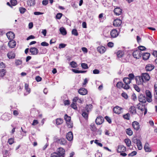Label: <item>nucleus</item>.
<instances>
[{
  "mask_svg": "<svg viewBox=\"0 0 157 157\" xmlns=\"http://www.w3.org/2000/svg\"><path fill=\"white\" fill-rule=\"evenodd\" d=\"M122 23V21L120 19H117L114 20L113 21V25L114 26H120Z\"/></svg>",
  "mask_w": 157,
  "mask_h": 157,
  "instance_id": "obj_13",
  "label": "nucleus"
},
{
  "mask_svg": "<svg viewBox=\"0 0 157 157\" xmlns=\"http://www.w3.org/2000/svg\"><path fill=\"white\" fill-rule=\"evenodd\" d=\"M136 144L138 150H141L142 148V146L140 140H139V142L137 143Z\"/></svg>",
  "mask_w": 157,
  "mask_h": 157,
  "instance_id": "obj_41",
  "label": "nucleus"
},
{
  "mask_svg": "<svg viewBox=\"0 0 157 157\" xmlns=\"http://www.w3.org/2000/svg\"><path fill=\"white\" fill-rule=\"evenodd\" d=\"M129 112L132 114L136 113V108L134 106H132L129 108Z\"/></svg>",
  "mask_w": 157,
  "mask_h": 157,
  "instance_id": "obj_23",
  "label": "nucleus"
},
{
  "mask_svg": "<svg viewBox=\"0 0 157 157\" xmlns=\"http://www.w3.org/2000/svg\"><path fill=\"white\" fill-rule=\"evenodd\" d=\"M126 150V148L125 147L122 145H120L118 146L117 151L118 152L120 153L125 151Z\"/></svg>",
  "mask_w": 157,
  "mask_h": 157,
  "instance_id": "obj_19",
  "label": "nucleus"
},
{
  "mask_svg": "<svg viewBox=\"0 0 157 157\" xmlns=\"http://www.w3.org/2000/svg\"><path fill=\"white\" fill-rule=\"evenodd\" d=\"M70 65L72 68H76L77 67V64L76 62L75 61H72L70 63Z\"/></svg>",
  "mask_w": 157,
  "mask_h": 157,
  "instance_id": "obj_39",
  "label": "nucleus"
},
{
  "mask_svg": "<svg viewBox=\"0 0 157 157\" xmlns=\"http://www.w3.org/2000/svg\"><path fill=\"white\" fill-rule=\"evenodd\" d=\"M51 157H60L56 152H54L51 154Z\"/></svg>",
  "mask_w": 157,
  "mask_h": 157,
  "instance_id": "obj_58",
  "label": "nucleus"
},
{
  "mask_svg": "<svg viewBox=\"0 0 157 157\" xmlns=\"http://www.w3.org/2000/svg\"><path fill=\"white\" fill-rule=\"evenodd\" d=\"M63 120L61 118H57L56 119V123L57 125L61 124L63 123Z\"/></svg>",
  "mask_w": 157,
  "mask_h": 157,
  "instance_id": "obj_32",
  "label": "nucleus"
},
{
  "mask_svg": "<svg viewBox=\"0 0 157 157\" xmlns=\"http://www.w3.org/2000/svg\"><path fill=\"white\" fill-rule=\"evenodd\" d=\"M29 84L27 83H25V89L28 92L29 94L30 92V89L29 88Z\"/></svg>",
  "mask_w": 157,
  "mask_h": 157,
  "instance_id": "obj_45",
  "label": "nucleus"
},
{
  "mask_svg": "<svg viewBox=\"0 0 157 157\" xmlns=\"http://www.w3.org/2000/svg\"><path fill=\"white\" fill-rule=\"evenodd\" d=\"M92 108V105L91 104L87 105L85 108L82 110V116L86 119L87 120L88 117V114L90 110Z\"/></svg>",
  "mask_w": 157,
  "mask_h": 157,
  "instance_id": "obj_1",
  "label": "nucleus"
},
{
  "mask_svg": "<svg viewBox=\"0 0 157 157\" xmlns=\"http://www.w3.org/2000/svg\"><path fill=\"white\" fill-rule=\"evenodd\" d=\"M81 66L83 69H87L88 68L87 64L86 63H82L81 64Z\"/></svg>",
  "mask_w": 157,
  "mask_h": 157,
  "instance_id": "obj_42",
  "label": "nucleus"
},
{
  "mask_svg": "<svg viewBox=\"0 0 157 157\" xmlns=\"http://www.w3.org/2000/svg\"><path fill=\"white\" fill-rule=\"evenodd\" d=\"M139 139H138L136 138L135 137L133 138L132 139V142L135 143L137 144V143L139 142V140H140Z\"/></svg>",
  "mask_w": 157,
  "mask_h": 157,
  "instance_id": "obj_59",
  "label": "nucleus"
},
{
  "mask_svg": "<svg viewBox=\"0 0 157 157\" xmlns=\"http://www.w3.org/2000/svg\"><path fill=\"white\" fill-rule=\"evenodd\" d=\"M6 70L4 69L0 70V76L3 77L6 74Z\"/></svg>",
  "mask_w": 157,
  "mask_h": 157,
  "instance_id": "obj_34",
  "label": "nucleus"
},
{
  "mask_svg": "<svg viewBox=\"0 0 157 157\" xmlns=\"http://www.w3.org/2000/svg\"><path fill=\"white\" fill-rule=\"evenodd\" d=\"M29 51L33 55H36L39 52L38 50L35 47L30 48Z\"/></svg>",
  "mask_w": 157,
  "mask_h": 157,
  "instance_id": "obj_11",
  "label": "nucleus"
},
{
  "mask_svg": "<svg viewBox=\"0 0 157 157\" xmlns=\"http://www.w3.org/2000/svg\"><path fill=\"white\" fill-rule=\"evenodd\" d=\"M8 58L10 59L14 58L15 56V53L13 52H8L7 54Z\"/></svg>",
  "mask_w": 157,
  "mask_h": 157,
  "instance_id": "obj_27",
  "label": "nucleus"
},
{
  "mask_svg": "<svg viewBox=\"0 0 157 157\" xmlns=\"http://www.w3.org/2000/svg\"><path fill=\"white\" fill-rule=\"evenodd\" d=\"M147 101L148 102H151L152 101V95L151 92L149 90H146L145 91Z\"/></svg>",
  "mask_w": 157,
  "mask_h": 157,
  "instance_id": "obj_3",
  "label": "nucleus"
},
{
  "mask_svg": "<svg viewBox=\"0 0 157 157\" xmlns=\"http://www.w3.org/2000/svg\"><path fill=\"white\" fill-rule=\"evenodd\" d=\"M15 63L17 66L20 65L22 64V61L19 59H16L15 60Z\"/></svg>",
  "mask_w": 157,
  "mask_h": 157,
  "instance_id": "obj_49",
  "label": "nucleus"
},
{
  "mask_svg": "<svg viewBox=\"0 0 157 157\" xmlns=\"http://www.w3.org/2000/svg\"><path fill=\"white\" fill-rule=\"evenodd\" d=\"M16 45V42L13 40H10L8 43V46L11 48H14Z\"/></svg>",
  "mask_w": 157,
  "mask_h": 157,
  "instance_id": "obj_24",
  "label": "nucleus"
},
{
  "mask_svg": "<svg viewBox=\"0 0 157 157\" xmlns=\"http://www.w3.org/2000/svg\"><path fill=\"white\" fill-rule=\"evenodd\" d=\"M139 49L138 50H140L141 52V51H144L146 50V48L142 46H140L138 47Z\"/></svg>",
  "mask_w": 157,
  "mask_h": 157,
  "instance_id": "obj_53",
  "label": "nucleus"
},
{
  "mask_svg": "<svg viewBox=\"0 0 157 157\" xmlns=\"http://www.w3.org/2000/svg\"><path fill=\"white\" fill-rule=\"evenodd\" d=\"M150 55V53L147 52L143 53L142 54L143 59L145 60H147L149 59Z\"/></svg>",
  "mask_w": 157,
  "mask_h": 157,
  "instance_id": "obj_25",
  "label": "nucleus"
},
{
  "mask_svg": "<svg viewBox=\"0 0 157 157\" xmlns=\"http://www.w3.org/2000/svg\"><path fill=\"white\" fill-rule=\"evenodd\" d=\"M128 78L131 80L133 79L134 78L135 76L134 74L132 73L128 75Z\"/></svg>",
  "mask_w": 157,
  "mask_h": 157,
  "instance_id": "obj_56",
  "label": "nucleus"
},
{
  "mask_svg": "<svg viewBox=\"0 0 157 157\" xmlns=\"http://www.w3.org/2000/svg\"><path fill=\"white\" fill-rule=\"evenodd\" d=\"M71 106L72 108L75 109L76 110L77 109V107L76 106V104L74 103H73L71 105Z\"/></svg>",
  "mask_w": 157,
  "mask_h": 157,
  "instance_id": "obj_64",
  "label": "nucleus"
},
{
  "mask_svg": "<svg viewBox=\"0 0 157 157\" xmlns=\"http://www.w3.org/2000/svg\"><path fill=\"white\" fill-rule=\"evenodd\" d=\"M90 130L93 133L97 131V129L94 123H91L90 125Z\"/></svg>",
  "mask_w": 157,
  "mask_h": 157,
  "instance_id": "obj_29",
  "label": "nucleus"
},
{
  "mask_svg": "<svg viewBox=\"0 0 157 157\" xmlns=\"http://www.w3.org/2000/svg\"><path fill=\"white\" fill-rule=\"evenodd\" d=\"M130 116V114L129 113H127L126 114L123 115V117L127 120H129V117Z\"/></svg>",
  "mask_w": 157,
  "mask_h": 157,
  "instance_id": "obj_50",
  "label": "nucleus"
},
{
  "mask_svg": "<svg viewBox=\"0 0 157 157\" xmlns=\"http://www.w3.org/2000/svg\"><path fill=\"white\" fill-rule=\"evenodd\" d=\"M2 153L3 155V156H9L10 154V152H9L8 150H5L4 151H2Z\"/></svg>",
  "mask_w": 157,
  "mask_h": 157,
  "instance_id": "obj_43",
  "label": "nucleus"
},
{
  "mask_svg": "<svg viewBox=\"0 0 157 157\" xmlns=\"http://www.w3.org/2000/svg\"><path fill=\"white\" fill-rule=\"evenodd\" d=\"M122 10L119 7H117L114 10V12L117 16L121 15L122 13Z\"/></svg>",
  "mask_w": 157,
  "mask_h": 157,
  "instance_id": "obj_21",
  "label": "nucleus"
},
{
  "mask_svg": "<svg viewBox=\"0 0 157 157\" xmlns=\"http://www.w3.org/2000/svg\"><path fill=\"white\" fill-rule=\"evenodd\" d=\"M124 55L123 52L121 51H119L117 53V55L118 57L121 58Z\"/></svg>",
  "mask_w": 157,
  "mask_h": 157,
  "instance_id": "obj_33",
  "label": "nucleus"
},
{
  "mask_svg": "<svg viewBox=\"0 0 157 157\" xmlns=\"http://www.w3.org/2000/svg\"><path fill=\"white\" fill-rule=\"evenodd\" d=\"M132 125L134 129L136 131L138 130L140 128L139 123L137 121L132 122Z\"/></svg>",
  "mask_w": 157,
  "mask_h": 157,
  "instance_id": "obj_10",
  "label": "nucleus"
},
{
  "mask_svg": "<svg viewBox=\"0 0 157 157\" xmlns=\"http://www.w3.org/2000/svg\"><path fill=\"white\" fill-rule=\"evenodd\" d=\"M141 53V52L140 50H136L133 52L132 55L135 58L138 59H139L142 56Z\"/></svg>",
  "mask_w": 157,
  "mask_h": 157,
  "instance_id": "obj_4",
  "label": "nucleus"
},
{
  "mask_svg": "<svg viewBox=\"0 0 157 157\" xmlns=\"http://www.w3.org/2000/svg\"><path fill=\"white\" fill-rule=\"evenodd\" d=\"M124 84L121 82H119L117 83L116 84V86L117 88L120 89L122 88Z\"/></svg>",
  "mask_w": 157,
  "mask_h": 157,
  "instance_id": "obj_40",
  "label": "nucleus"
},
{
  "mask_svg": "<svg viewBox=\"0 0 157 157\" xmlns=\"http://www.w3.org/2000/svg\"><path fill=\"white\" fill-rule=\"evenodd\" d=\"M78 92L81 95H85L87 93V90L85 88H82L79 90Z\"/></svg>",
  "mask_w": 157,
  "mask_h": 157,
  "instance_id": "obj_20",
  "label": "nucleus"
},
{
  "mask_svg": "<svg viewBox=\"0 0 157 157\" xmlns=\"http://www.w3.org/2000/svg\"><path fill=\"white\" fill-rule=\"evenodd\" d=\"M138 99L139 101L142 103H145L147 101V98L145 94H140L138 96Z\"/></svg>",
  "mask_w": 157,
  "mask_h": 157,
  "instance_id": "obj_2",
  "label": "nucleus"
},
{
  "mask_svg": "<svg viewBox=\"0 0 157 157\" xmlns=\"http://www.w3.org/2000/svg\"><path fill=\"white\" fill-rule=\"evenodd\" d=\"M19 10L20 13L21 14L24 13L26 10V9L25 8L22 7L19 8Z\"/></svg>",
  "mask_w": 157,
  "mask_h": 157,
  "instance_id": "obj_44",
  "label": "nucleus"
},
{
  "mask_svg": "<svg viewBox=\"0 0 157 157\" xmlns=\"http://www.w3.org/2000/svg\"><path fill=\"white\" fill-rule=\"evenodd\" d=\"M36 4L35 0H28L27 4L30 6H33Z\"/></svg>",
  "mask_w": 157,
  "mask_h": 157,
  "instance_id": "obj_28",
  "label": "nucleus"
},
{
  "mask_svg": "<svg viewBox=\"0 0 157 157\" xmlns=\"http://www.w3.org/2000/svg\"><path fill=\"white\" fill-rule=\"evenodd\" d=\"M56 142L60 144L65 145L67 144V141L65 139L63 138L59 139L58 138L56 139Z\"/></svg>",
  "mask_w": 157,
  "mask_h": 157,
  "instance_id": "obj_9",
  "label": "nucleus"
},
{
  "mask_svg": "<svg viewBox=\"0 0 157 157\" xmlns=\"http://www.w3.org/2000/svg\"><path fill=\"white\" fill-rule=\"evenodd\" d=\"M104 121V120L103 117L99 116L97 117L95 120V123L97 125H101Z\"/></svg>",
  "mask_w": 157,
  "mask_h": 157,
  "instance_id": "obj_6",
  "label": "nucleus"
},
{
  "mask_svg": "<svg viewBox=\"0 0 157 157\" xmlns=\"http://www.w3.org/2000/svg\"><path fill=\"white\" fill-rule=\"evenodd\" d=\"M12 6H14L17 4V1L16 0H11L10 1Z\"/></svg>",
  "mask_w": 157,
  "mask_h": 157,
  "instance_id": "obj_51",
  "label": "nucleus"
},
{
  "mask_svg": "<svg viewBox=\"0 0 157 157\" xmlns=\"http://www.w3.org/2000/svg\"><path fill=\"white\" fill-rule=\"evenodd\" d=\"M110 35L111 38H116L118 35L119 33L116 29H114L110 32Z\"/></svg>",
  "mask_w": 157,
  "mask_h": 157,
  "instance_id": "obj_8",
  "label": "nucleus"
},
{
  "mask_svg": "<svg viewBox=\"0 0 157 157\" xmlns=\"http://www.w3.org/2000/svg\"><path fill=\"white\" fill-rule=\"evenodd\" d=\"M2 120L4 121H8L11 118V115L8 113H5L1 117Z\"/></svg>",
  "mask_w": 157,
  "mask_h": 157,
  "instance_id": "obj_7",
  "label": "nucleus"
},
{
  "mask_svg": "<svg viewBox=\"0 0 157 157\" xmlns=\"http://www.w3.org/2000/svg\"><path fill=\"white\" fill-rule=\"evenodd\" d=\"M126 132L129 136H131L133 134V132L130 128H128L126 130Z\"/></svg>",
  "mask_w": 157,
  "mask_h": 157,
  "instance_id": "obj_37",
  "label": "nucleus"
},
{
  "mask_svg": "<svg viewBox=\"0 0 157 157\" xmlns=\"http://www.w3.org/2000/svg\"><path fill=\"white\" fill-rule=\"evenodd\" d=\"M121 95L125 99H127L128 98V96L127 94L124 92L122 93Z\"/></svg>",
  "mask_w": 157,
  "mask_h": 157,
  "instance_id": "obj_62",
  "label": "nucleus"
},
{
  "mask_svg": "<svg viewBox=\"0 0 157 157\" xmlns=\"http://www.w3.org/2000/svg\"><path fill=\"white\" fill-rule=\"evenodd\" d=\"M143 77L142 76H137L135 77V80L136 83L138 84H141L143 82H144Z\"/></svg>",
  "mask_w": 157,
  "mask_h": 157,
  "instance_id": "obj_18",
  "label": "nucleus"
},
{
  "mask_svg": "<svg viewBox=\"0 0 157 157\" xmlns=\"http://www.w3.org/2000/svg\"><path fill=\"white\" fill-rule=\"evenodd\" d=\"M38 121L37 120H34L33 121V123L32 124V125L35 126L38 124Z\"/></svg>",
  "mask_w": 157,
  "mask_h": 157,
  "instance_id": "obj_63",
  "label": "nucleus"
},
{
  "mask_svg": "<svg viewBox=\"0 0 157 157\" xmlns=\"http://www.w3.org/2000/svg\"><path fill=\"white\" fill-rule=\"evenodd\" d=\"M102 132V130L100 128L98 129H97V131L96 132H94L93 134L94 136H96L97 135H101Z\"/></svg>",
  "mask_w": 157,
  "mask_h": 157,
  "instance_id": "obj_35",
  "label": "nucleus"
},
{
  "mask_svg": "<svg viewBox=\"0 0 157 157\" xmlns=\"http://www.w3.org/2000/svg\"><path fill=\"white\" fill-rule=\"evenodd\" d=\"M62 15L63 14L62 13H58L56 16V18L57 19H60L61 18Z\"/></svg>",
  "mask_w": 157,
  "mask_h": 157,
  "instance_id": "obj_54",
  "label": "nucleus"
},
{
  "mask_svg": "<svg viewBox=\"0 0 157 157\" xmlns=\"http://www.w3.org/2000/svg\"><path fill=\"white\" fill-rule=\"evenodd\" d=\"M142 77L144 81H148L149 80L150 78V76L149 74L147 73H143L142 74Z\"/></svg>",
  "mask_w": 157,
  "mask_h": 157,
  "instance_id": "obj_16",
  "label": "nucleus"
},
{
  "mask_svg": "<svg viewBox=\"0 0 157 157\" xmlns=\"http://www.w3.org/2000/svg\"><path fill=\"white\" fill-rule=\"evenodd\" d=\"M134 88L138 92H139L140 90V88L136 85H134Z\"/></svg>",
  "mask_w": 157,
  "mask_h": 157,
  "instance_id": "obj_57",
  "label": "nucleus"
},
{
  "mask_svg": "<svg viewBox=\"0 0 157 157\" xmlns=\"http://www.w3.org/2000/svg\"><path fill=\"white\" fill-rule=\"evenodd\" d=\"M59 31L61 34L63 35H65L67 34V31L66 29L63 27H61L59 29Z\"/></svg>",
  "mask_w": 157,
  "mask_h": 157,
  "instance_id": "obj_30",
  "label": "nucleus"
},
{
  "mask_svg": "<svg viewBox=\"0 0 157 157\" xmlns=\"http://www.w3.org/2000/svg\"><path fill=\"white\" fill-rule=\"evenodd\" d=\"M123 81L125 84H129L131 82V80L128 77H125L124 78Z\"/></svg>",
  "mask_w": 157,
  "mask_h": 157,
  "instance_id": "obj_31",
  "label": "nucleus"
},
{
  "mask_svg": "<svg viewBox=\"0 0 157 157\" xmlns=\"http://www.w3.org/2000/svg\"><path fill=\"white\" fill-rule=\"evenodd\" d=\"M64 118V119L66 122V123L71 121V117L68 116L67 114H65V115Z\"/></svg>",
  "mask_w": 157,
  "mask_h": 157,
  "instance_id": "obj_38",
  "label": "nucleus"
},
{
  "mask_svg": "<svg viewBox=\"0 0 157 157\" xmlns=\"http://www.w3.org/2000/svg\"><path fill=\"white\" fill-rule=\"evenodd\" d=\"M14 138H12L9 139L8 141V142L10 145L14 143Z\"/></svg>",
  "mask_w": 157,
  "mask_h": 157,
  "instance_id": "obj_47",
  "label": "nucleus"
},
{
  "mask_svg": "<svg viewBox=\"0 0 157 157\" xmlns=\"http://www.w3.org/2000/svg\"><path fill=\"white\" fill-rule=\"evenodd\" d=\"M149 144L147 142H146L144 145V148L146 152H150L151 151V149L149 147Z\"/></svg>",
  "mask_w": 157,
  "mask_h": 157,
  "instance_id": "obj_26",
  "label": "nucleus"
},
{
  "mask_svg": "<svg viewBox=\"0 0 157 157\" xmlns=\"http://www.w3.org/2000/svg\"><path fill=\"white\" fill-rule=\"evenodd\" d=\"M7 38L10 40H13L15 37V34L12 32H9L6 34Z\"/></svg>",
  "mask_w": 157,
  "mask_h": 157,
  "instance_id": "obj_14",
  "label": "nucleus"
},
{
  "mask_svg": "<svg viewBox=\"0 0 157 157\" xmlns=\"http://www.w3.org/2000/svg\"><path fill=\"white\" fill-rule=\"evenodd\" d=\"M56 153L60 157H64L65 151L63 148L60 147L57 149Z\"/></svg>",
  "mask_w": 157,
  "mask_h": 157,
  "instance_id": "obj_5",
  "label": "nucleus"
},
{
  "mask_svg": "<svg viewBox=\"0 0 157 157\" xmlns=\"http://www.w3.org/2000/svg\"><path fill=\"white\" fill-rule=\"evenodd\" d=\"M105 118L109 123L111 124V119L110 117L108 116H106L105 117Z\"/></svg>",
  "mask_w": 157,
  "mask_h": 157,
  "instance_id": "obj_48",
  "label": "nucleus"
},
{
  "mask_svg": "<svg viewBox=\"0 0 157 157\" xmlns=\"http://www.w3.org/2000/svg\"><path fill=\"white\" fill-rule=\"evenodd\" d=\"M68 127L69 128H72L73 127V123L71 121L70 122H68L66 123Z\"/></svg>",
  "mask_w": 157,
  "mask_h": 157,
  "instance_id": "obj_52",
  "label": "nucleus"
},
{
  "mask_svg": "<svg viewBox=\"0 0 157 157\" xmlns=\"http://www.w3.org/2000/svg\"><path fill=\"white\" fill-rule=\"evenodd\" d=\"M123 109L118 106H116L114 107L113 111L114 113L120 114L121 113V110Z\"/></svg>",
  "mask_w": 157,
  "mask_h": 157,
  "instance_id": "obj_12",
  "label": "nucleus"
},
{
  "mask_svg": "<svg viewBox=\"0 0 157 157\" xmlns=\"http://www.w3.org/2000/svg\"><path fill=\"white\" fill-rule=\"evenodd\" d=\"M72 34L75 36H77L78 35V33L77 30L75 29H73L71 32Z\"/></svg>",
  "mask_w": 157,
  "mask_h": 157,
  "instance_id": "obj_46",
  "label": "nucleus"
},
{
  "mask_svg": "<svg viewBox=\"0 0 157 157\" xmlns=\"http://www.w3.org/2000/svg\"><path fill=\"white\" fill-rule=\"evenodd\" d=\"M98 51L101 54L104 53L106 50L105 47L102 46H100L97 48Z\"/></svg>",
  "mask_w": 157,
  "mask_h": 157,
  "instance_id": "obj_22",
  "label": "nucleus"
},
{
  "mask_svg": "<svg viewBox=\"0 0 157 157\" xmlns=\"http://www.w3.org/2000/svg\"><path fill=\"white\" fill-rule=\"evenodd\" d=\"M129 84H124V85L123 86V88H124L125 89L128 90L129 88V86L128 85Z\"/></svg>",
  "mask_w": 157,
  "mask_h": 157,
  "instance_id": "obj_60",
  "label": "nucleus"
},
{
  "mask_svg": "<svg viewBox=\"0 0 157 157\" xmlns=\"http://www.w3.org/2000/svg\"><path fill=\"white\" fill-rule=\"evenodd\" d=\"M66 137L67 139L69 141H71L73 139V134L72 132L70 131L66 135Z\"/></svg>",
  "mask_w": 157,
  "mask_h": 157,
  "instance_id": "obj_17",
  "label": "nucleus"
},
{
  "mask_svg": "<svg viewBox=\"0 0 157 157\" xmlns=\"http://www.w3.org/2000/svg\"><path fill=\"white\" fill-rule=\"evenodd\" d=\"M40 44L43 46H48L49 45V44L46 42H42Z\"/></svg>",
  "mask_w": 157,
  "mask_h": 157,
  "instance_id": "obj_61",
  "label": "nucleus"
},
{
  "mask_svg": "<svg viewBox=\"0 0 157 157\" xmlns=\"http://www.w3.org/2000/svg\"><path fill=\"white\" fill-rule=\"evenodd\" d=\"M67 45L66 44H64L61 43L59 44V48L61 49L62 48H64Z\"/></svg>",
  "mask_w": 157,
  "mask_h": 157,
  "instance_id": "obj_55",
  "label": "nucleus"
},
{
  "mask_svg": "<svg viewBox=\"0 0 157 157\" xmlns=\"http://www.w3.org/2000/svg\"><path fill=\"white\" fill-rule=\"evenodd\" d=\"M155 67L154 65L151 64H147L145 67L146 70L147 71H151L153 70Z\"/></svg>",
  "mask_w": 157,
  "mask_h": 157,
  "instance_id": "obj_15",
  "label": "nucleus"
},
{
  "mask_svg": "<svg viewBox=\"0 0 157 157\" xmlns=\"http://www.w3.org/2000/svg\"><path fill=\"white\" fill-rule=\"evenodd\" d=\"M124 141L128 147L130 146L131 145V141L130 139L128 138L125 139Z\"/></svg>",
  "mask_w": 157,
  "mask_h": 157,
  "instance_id": "obj_36",
  "label": "nucleus"
}]
</instances>
